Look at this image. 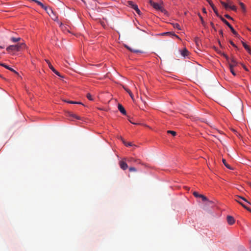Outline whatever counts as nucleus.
<instances>
[{
    "instance_id": "obj_1",
    "label": "nucleus",
    "mask_w": 251,
    "mask_h": 251,
    "mask_svg": "<svg viewBox=\"0 0 251 251\" xmlns=\"http://www.w3.org/2000/svg\"><path fill=\"white\" fill-rule=\"evenodd\" d=\"M243 106L241 102L233 105L230 107V112L237 120L243 119Z\"/></svg>"
},
{
    "instance_id": "obj_2",
    "label": "nucleus",
    "mask_w": 251,
    "mask_h": 251,
    "mask_svg": "<svg viewBox=\"0 0 251 251\" xmlns=\"http://www.w3.org/2000/svg\"><path fill=\"white\" fill-rule=\"evenodd\" d=\"M26 47V45L25 43H18L17 45L9 46L7 47L6 50L9 53H14L15 52L20 51Z\"/></svg>"
},
{
    "instance_id": "obj_3",
    "label": "nucleus",
    "mask_w": 251,
    "mask_h": 251,
    "mask_svg": "<svg viewBox=\"0 0 251 251\" xmlns=\"http://www.w3.org/2000/svg\"><path fill=\"white\" fill-rule=\"evenodd\" d=\"M128 5L131 7H132L133 9H134L135 11L136 12V13L138 14V15H140L141 14V11L140 10H139V9L138 8V6L137 4H135L133 1H128Z\"/></svg>"
},
{
    "instance_id": "obj_4",
    "label": "nucleus",
    "mask_w": 251,
    "mask_h": 251,
    "mask_svg": "<svg viewBox=\"0 0 251 251\" xmlns=\"http://www.w3.org/2000/svg\"><path fill=\"white\" fill-rule=\"evenodd\" d=\"M151 5L155 9L162 10V6L158 3L154 2L152 0H150Z\"/></svg>"
},
{
    "instance_id": "obj_5",
    "label": "nucleus",
    "mask_w": 251,
    "mask_h": 251,
    "mask_svg": "<svg viewBox=\"0 0 251 251\" xmlns=\"http://www.w3.org/2000/svg\"><path fill=\"white\" fill-rule=\"evenodd\" d=\"M193 195L196 198H201L202 201H207V198L203 195L199 194L197 192H194L193 193Z\"/></svg>"
},
{
    "instance_id": "obj_6",
    "label": "nucleus",
    "mask_w": 251,
    "mask_h": 251,
    "mask_svg": "<svg viewBox=\"0 0 251 251\" xmlns=\"http://www.w3.org/2000/svg\"><path fill=\"white\" fill-rule=\"evenodd\" d=\"M69 120L74 121L75 119H78V117L71 112H68L67 114Z\"/></svg>"
},
{
    "instance_id": "obj_7",
    "label": "nucleus",
    "mask_w": 251,
    "mask_h": 251,
    "mask_svg": "<svg viewBox=\"0 0 251 251\" xmlns=\"http://www.w3.org/2000/svg\"><path fill=\"white\" fill-rule=\"evenodd\" d=\"M124 159H123V160L119 162V165L122 169H123V170H126V169H127L128 165L126 164V163L125 161H124Z\"/></svg>"
},
{
    "instance_id": "obj_8",
    "label": "nucleus",
    "mask_w": 251,
    "mask_h": 251,
    "mask_svg": "<svg viewBox=\"0 0 251 251\" xmlns=\"http://www.w3.org/2000/svg\"><path fill=\"white\" fill-rule=\"evenodd\" d=\"M228 3H226L222 0H220L221 3L222 4L223 6L225 8V9H227L229 7V4H231V2L229 0H226Z\"/></svg>"
},
{
    "instance_id": "obj_9",
    "label": "nucleus",
    "mask_w": 251,
    "mask_h": 251,
    "mask_svg": "<svg viewBox=\"0 0 251 251\" xmlns=\"http://www.w3.org/2000/svg\"><path fill=\"white\" fill-rule=\"evenodd\" d=\"M118 109L124 115H126V111L125 110V109L124 108V107L122 106V104H118Z\"/></svg>"
},
{
    "instance_id": "obj_10",
    "label": "nucleus",
    "mask_w": 251,
    "mask_h": 251,
    "mask_svg": "<svg viewBox=\"0 0 251 251\" xmlns=\"http://www.w3.org/2000/svg\"><path fill=\"white\" fill-rule=\"evenodd\" d=\"M227 221L228 224L230 225H233L235 222L234 218L231 216H228L227 217Z\"/></svg>"
},
{
    "instance_id": "obj_11",
    "label": "nucleus",
    "mask_w": 251,
    "mask_h": 251,
    "mask_svg": "<svg viewBox=\"0 0 251 251\" xmlns=\"http://www.w3.org/2000/svg\"><path fill=\"white\" fill-rule=\"evenodd\" d=\"M48 13V14L50 16H51V15H54V13L53 10L51 9L50 7H48L47 6H45L44 8H43Z\"/></svg>"
},
{
    "instance_id": "obj_12",
    "label": "nucleus",
    "mask_w": 251,
    "mask_h": 251,
    "mask_svg": "<svg viewBox=\"0 0 251 251\" xmlns=\"http://www.w3.org/2000/svg\"><path fill=\"white\" fill-rule=\"evenodd\" d=\"M0 65L4 67V68H6L7 69L13 72H14L15 74H18V73L15 71L13 69H12V68L9 67L8 66L6 65V64H3V63H0Z\"/></svg>"
},
{
    "instance_id": "obj_13",
    "label": "nucleus",
    "mask_w": 251,
    "mask_h": 251,
    "mask_svg": "<svg viewBox=\"0 0 251 251\" xmlns=\"http://www.w3.org/2000/svg\"><path fill=\"white\" fill-rule=\"evenodd\" d=\"M58 23L59 24L60 27L64 32H65L66 31L69 32V30L67 29L66 26L63 25L62 23L58 22Z\"/></svg>"
},
{
    "instance_id": "obj_14",
    "label": "nucleus",
    "mask_w": 251,
    "mask_h": 251,
    "mask_svg": "<svg viewBox=\"0 0 251 251\" xmlns=\"http://www.w3.org/2000/svg\"><path fill=\"white\" fill-rule=\"evenodd\" d=\"M124 160L127 161L128 162H136L137 161V159H136L132 157H128V158H124Z\"/></svg>"
},
{
    "instance_id": "obj_15",
    "label": "nucleus",
    "mask_w": 251,
    "mask_h": 251,
    "mask_svg": "<svg viewBox=\"0 0 251 251\" xmlns=\"http://www.w3.org/2000/svg\"><path fill=\"white\" fill-rule=\"evenodd\" d=\"M232 33L235 35V36L239 39H240V36L238 34V33L234 30L233 27L231 26L229 27Z\"/></svg>"
},
{
    "instance_id": "obj_16",
    "label": "nucleus",
    "mask_w": 251,
    "mask_h": 251,
    "mask_svg": "<svg viewBox=\"0 0 251 251\" xmlns=\"http://www.w3.org/2000/svg\"><path fill=\"white\" fill-rule=\"evenodd\" d=\"M124 89L128 93V94L129 95L130 97H131V98L132 99V100H134V96L132 94V93L131 92V91L128 89V88L125 87H123Z\"/></svg>"
},
{
    "instance_id": "obj_17",
    "label": "nucleus",
    "mask_w": 251,
    "mask_h": 251,
    "mask_svg": "<svg viewBox=\"0 0 251 251\" xmlns=\"http://www.w3.org/2000/svg\"><path fill=\"white\" fill-rule=\"evenodd\" d=\"M235 199H238L239 200V201L240 200H243L244 201H245V202H246L247 203H249V204L251 205V203L247 200V199H246L245 198L243 197H241V196H235Z\"/></svg>"
},
{
    "instance_id": "obj_18",
    "label": "nucleus",
    "mask_w": 251,
    "mask_h": 251,
    "mask_svg": "<svg viewBox=\"0 0 251 251\" xmlns=\"http://www.w3.org/2000/svg\"><path fill=\"white\" fill-rule=\"evenodd\" d=\"M230 60L231 63L229 64V66H232V67H234L237 65V62L233 57L231 58Z\"/></svg>"
},
{
    "instance_id": "obj_19",
    "label": "nucleus",
    "mask_w": 251,
    "mask_h": 251,
    "mask_svg": "<svg viewBox=\"0 0 251 251\" xmlns=\"http://www.w3.org/2000/svg\"><path fill=\"white\" fill-rule=\"evenodd\" d=\"M161 35H170L175 36L176 38H177L178 39H179V37L177 35H176L174 33L171 32H164V33H162Z\"/></svg>"
},
{
    "instance_id": "obj_20",
    "label": "nucleus",
    "mask_w": 251,
    "mask_h": 251,
    "mask_svg": "<svg viewBox=\"0 0 251 251\" xmlns=\"http://www.w3.org/2000/svg\"><path fill=\"white\" fill-rule=\"evenodd\" d=\"M242 43L244 48L248 51V52L251 54V50H250L249 47L243 41H242Z\"/></svg>"
},
{
    "instance_id": "obj_21",
    "label": "nucleus",
    "mask_w": 251,
    "mask_h": 251,
    "mask_svg": "<svg viewBox=\"0 0 251 251\" xmlns=\"http://www.w3.org/2000/svg\"><path fill=\"white\" fill-rule=\"evenodd\" d=\"M220 18L223 23H224L227 26H228V27H229V28L231 26V25L223 17L220 16Z\"/></svg>"
},
{
    "instance_id": "obj_22",
    "label": "nucleus",
    "mask_w": 251,
    "mask_h": 251,
    "mask_svg": "<svg viewBox=\"0 0 251 251\" xmlns=\"http://www.w3.org/2000/svg\"><path fill=\"white\" fill-rule=\"evenodd\" d=\"M189 54V51H188L187 50H186V49H184L183 50L181 51V54L184 56V57H185V56H187Z\"/></svg>"
},
{
    "instance_id": "obj_23",
    "label": "nucleus",
    "mask_w": 251,
    "mask_h": 251,
    "mask_svg": "<svg viewBox=\"0 0 251 251\" xmlns=\"http://www.w3.org/2000/svg\"><path fill=\"white\" fill-rule=\"evenodd\" d=\"M222 161H223V163H224V164L225 165V166L228 169H230V170H233V168L230 167L227 163H226V160L225 159H222Z\"/></svg>"
},
{
    "instance_id": "obj_24",
    "label": "nucleus",
    "mask_w": 251,
    "mask_h": 251,
    "mask_svg": "<svg viewBox=\"0 0 251 251\" xmlns=\"http://www.w3.org/2000/svg\"><path fill=\"white\" fill-rule=\"evenodd\" d=\"M125 47L128 49V50H129L130 51H132V52H142L141 51H140V50H133V49H132L131 48H130L129 47H128V46L127 45H125Z\"/></svg>"
},
{
    "instance_id": "obj_25",
    "label": "nucleus",
    "mask_w": 251,
    "mask_h": 251,
    "mask_svg": "<svg viewBox=\"0 0 251 251\" xmlns=\"http://www.w3.org/2000/svg\"><path fill=\"white\" fill-rule=\"evenodd\" d=\"M235 201H237L238 203H239L240 204H241L244 208H245L246 209H247V208H248V207L245 204H244V203H243L242 201H239V200L238 199H235Z\"/></svg>"
},
{
    "instance_id": "obj_26",
    "label": "nucleus",
    "mask_w": 251,
    "mask_h": 251,
    "mask_svg": "<svg viewBox=\"0 0 251 251\" xmlns=\"http://www.w3.org/2000/svg\"><path fill=\"white\" fill-rule=\"evenodd\" d=\"M173 27L177 29L178 30H181V27L180 25L177 23H172Z\"/></svg>"
},
{
    "instance_id": "obj_27",
    "label": "nucleus",
    "mask_w": 251,
    "mask_h": 251,
    "mask_svg": "<svg viewBox=\"0 0 251 251\" xmlns=\"http://www.w3.org/2000/svg\"><path fill=\"white\" fill-rule=\"evenodd\" d=\"M11 41L14 43H16L19 42L21 40V38L20 37L18 38H15V37H11Z\"/></svg>"
},
{
    "instance_id": "obj_28",
    "label": "nucleus",
    "mask_w": 251,
    "mask_h": 251,
    "mask_svg": "<svg viewBox=\"0 0 251 251\" xmlns=\"http://www.w3.org/2000/svg\"><path fill=\"white\" fill-rule=\"evenodd\" d=\"M45 61L46 62L48 63V66H49V67L50 68V69L51 70V71H52L53 70H54V67L52 66V65L51 64L50 62V61L49 60H47V59H45Z\"/></svg>"
},
{
    "instance_id": "obj_29",
    "label": "nucleus",
    "mask_w": 251,
    "mask_h": 251,
    "mask_svg": "<svg viewBox=\"0 0 251 251\" xmlns=\"http://www.w3.org/2000/svg\"><path fill=\"white\" fill-rule=\"evenodd\" d=\"M239 4L241 7V9L242 10H243V12H245L246 11V8H245V6L244 5V4L241 2H239Z\"/></svg>"
},
{
    "instance_id": "obj_30",
    "label": "nucleus",
    "mask_w": 251,
    "mask_h": 251,
    "mask_svg": "<svg viewBox=\"0 0 251 251\" xmlns=\"http://www.w3.org/2000/svg\"><path fill=\"white\" fill-rule=\"evenodd\" d=\"M35 2H36L37 4L41 6L43 8L45 7V5L40 1L38 0H35Z\"/></svg>"
},
{
    "instance_id": "obj_31",
    "label": "nucleus",
    "mask_w": 251,
    "mask_h": 251,
    "mask_svg": "<svg viewBox=\"0 0 251 251\" xmlns=\"http://www.w3.org/2000/svg\"><path fill=\"white\" fill-rule=\"evenodd\" d=\"M35 2H36L37 4L41 6L43 8L45 7V5L40 1L38 0H35Z\"/></svg>"
},
{
    "instance_id": "obj_32",
    "label": "nucleus",
    "mask_w": 251,
    "mask_h": 251,
    "mask_svg": "<svg viewBox=\"0 0 251 251\" xmlns=\"http://www.w3.org/2000/svg\"><path fill=\"white\" fill-rule=\"evenodd\" d=\"M229 67V69H230V72L232 73V74L233 75L235 76L236 75V74L233 70V67H232V66H230Z\"/></svg>"
},
{
    "instance_id": "obj_33",
    "label": "nucleus",
    "mask_w": 251,
    "mask_h": 251,
    "mask_svg": "<svg viewBox=\"0 0 251 251\" xmlns=\"http://www.w3.org/2000/svg\"><path fill=\"white\" fill-rule=\"evenodd\" d=\"M167 133L169 134H171L174 136H175L176 135V131H173V130H168Z\"/></svg>"
},
{
    "instance_id": "obj_34",
    "label": "nucleus",
    "mask_w": 251,
    "mask_h": 251,
    "mask_svg": "<svg viewBox=\"0 0 251 251\" xmlns=\"http://www.w3.org/2000/svg\"><path fill=\"white\" fill-rule=\"evenodd\" d=\"M228 8H230V9L234 11H236L237 10L236 7L234 5H231V4H229V7H228Z\"/></svg>"
},
{
    "instance_id": "obj_35",
    "label": "nucleus",
    "mask_w": 251,
    "mask_h": 251,
    "mask_svg": "<svg viewBox=\"0 0 251 251\" xmlns=\"http://www.w3.org/2000/svg\"><path fill=\"white\" fill-rule=\"evenodd\" d=\"M54 73H55L56 75H57L58 76H60V77H63V76H62L61 74L58 72L55 69H54V70H53L52 71Z\"/></svg>"
},
{
    "instance_id": "obj_36",
    "label": "nucleus",
    "mask_w": 251,
    "mask_h": 251,
    "mask_svg": "<svg viewBox=\"0 0 251 251\" xmlns=\"http://www.w3.org/2000/svg\"><path fill=\"white\" fill-rule=\"evenodd\" d=\"M129 171L130 172H136L137 170L134 167H130L129 168Z\"/></svg>"
},
{
    "instance_id": "obj_37",
    "label": "nucleus",
    "mask_w": 251,
    "mask_h": 251,
    "mask_svg": "<svg viewBox=\"0 0 251 251\" xmlns=\"http://www.w3.org/2000/svg\"><path fill=\"white\" fill-rule=\"evenodd\" d=\"M229 43L230 44L233 46L234 47V48H235L237 50H238V47L235 45V44L232 41H229Z\"/></svg>"
},
{
    "instance_id": "obj_38",
    "label": "nucleus",
    "mask_w": 251,
    "mask_h": 251,
    "mask_svg": "<svg viewBox=\"0 0 251 251\" xmlns=\"http://www.w3.org/2000/svg\"><path fill=\"white\" fill-rule=\"evenodd\" d=\"M87 98L90 100H93V99L90 94L88 93L87 94Z\"/></svg>"
},
{
    "instance_id": "obj_39",
    "label": "nucleus",
    "mask_w": 251,
    "mask_h": 251,
    "mask_svg": "<svg viewBox=\"0 0 251 251\" xmlns=\"http://www.w3.org/2000/svg\"><path fill=\"white\" fill-rule=\"evenodd\" d=\"M67 102L72 104H78V101H66Z\"/></svg>"
},
{
    "instance_id": "obj_40",
    "label": "nucleus",
    "mask_w": 251,
    "mask_h": 251,
    "mask_svg": "<svg viewBox=\"0 0 251 251\" xmlns=\"http://www.w3.org/2000/svg\"><path fill=\"white\" fill-rule=\"evenodd\" d=\"M222 56H223L224 57H225L227 61H228V60H229V57H228V56H227L226 54H225V53H222Z\"/></svg>"
},
{
    "instance_id": "obj_41",
    "label": "nucleus",
    "mask_w": 251,
    "mask_h": 251,
    "mask_svg": "<svg viewBox=\"0 0 251 251\" xmlns=\"http://www.w3.org/2000/svg\"><path fill=\"white\" fill-rule=\"evenodd\" d=\"M124 144L126 146H132V144L131 143H126V142H124Z\"/></svg>"
},
{
    "instance_id": "obj_42",
    "label": "nucleus",
    "mask_w": 251,
    "mask_h": 251,
    "mask_svg": "<svg viewBox=\"0 0 251 251\" xmlns=\"http://www.w3.org/2000/svg\"><path fill=\"white\" fill-rule=\"evenodd\" d=\"M213 11H214V12H215V13L216 14V15L218 17H219L220 18V16L219 15V13H218V11H217V9L216 8V9H214V10H213Z\"/></svg>"
},
{
    "instance_id": "obj_43",
    "label": "nucleus",
    "mask_w": 251,
    "mask_h": 251,
    "mask_svg": "<svg viewBox=\"0 0 251 251\" xmlns=\"http://www.w3.org/2000/svg\"><path fill=\"white\" fill-rule=\"evenodd\" d=\"M225 16L226 18H227V19H230V20H233V18H232V17H230L229 15H228V14H226V15H225Z\"/></svg>"
},
{
    "instance_id": "obj_44",
    "label": "nucleus",
    "mask_w": 251,
    "mask_h": 251,
    "mask_svg": "<svg viewBox=\"0 0 251 251\" xmlns=\"http://www.w3.org/2000/svg\"><path fill=\"white\" fill-rule=\"evenodd\" d=\"M50 17H51L52 18V19L53 20H54V21H55V20L57 19V18L55 16V15L54 14V15H51V16H50Z\"/></svg>"
},
{
    "instance_id": "obj_45",
    "label": "nucleus",
    "mask_w": 251,
    "mask_h": 251,
    "mask_svg": "<svg viewBox=\"0 0 251 251\" xmlns=\"http://www.w3.org/2000/svg\"><path fill=\"white\" fill-rule=\"evenodd\" d=\"M211 7H212V8L213 9V10L216 9V8L215 7L214 5L213 4V3H211V4H210Z\"/></svg>"
},
{
    "instance_id": "obj_46",
    "label": "nucleus",
    "mask_w": 251,
    "mask_h": 251,
    "mask_svg": "<svg viewBox=\"0 0 251 251\" xmlns=\"http://www.w3.org/2000/svg\"><path fill=\"white\" fill-rule=\"evenodd\" d=\"M199 17H200V19L201 20V22H202V21H203V19L202 17H201V16L200 14H199Z\"/></svg>"
},
{
    "instance_id": "obj_47",
    "label": "nucleus",
    "mask_w": 251,
    "mask_h": 251,
    "mask_svg": "<svg viewBox=\"0 0 251 251\" xmlns=\"http://www.w3.org/2000/svg\"><path fill=\"white\" fill-rule=\"evenodd\" d=\"M210 25H211V26L212 27V28L213 29H214L215 30H216V29L214 27V24L213 23H211Z\"/></svg>"
},
{
    "instance_id": "obj_48",
    "label": "nucleus",
    "mask_w": 251,
    "mask_h": 251,
    "mask_svg": "<svg viewBox=\"0 0 251 251\" xmlns=\"http://www.w3.org/2000/svg\"><path fill=\"white\" fill-rule=\"evenodd\" d=\"M219 34L221 35V36H223V32L222 31V30H220L219 31Z\"/></svg>"
},
{
    "instance_id": "obj_49",
    "label": "nucleus",
    "mask_w": 251,
    "mask_h": 251,
    "mask_svg": "<svg viewBox=\"0 0 251 251\" xmlns=\"http://www.w3.org/2000/svg\"><path fill=\"white\" fill-rule=\"evenodd\" d=\"M201 24L203 25V26H206V23L204 22V21H202V22H201Z\"/></svg>"
},
{
    "instance_id": "obj_50",
    "label": "nucleus",
    "mask_w": 251,
    "mask_h": 251,
    "mask_svg": "<svg viewBox=\"0 0 251 251\" xmlns=\"http://www.w3.org/2000/svg\"><path fill=\"white\" fill-rule=\"evenodd\" d=\"M202 11L204 13H206V9L205 8H202Z\"/></svg>"
},
{
    "instance_id": "obj_51",
    "label": "nucleus",
    "mask_w": 251,
    "mask_h": 251,
    "mask_svg": "<svg viewBox=\"0 0 251 251\" xmlns=\"http://www.w3.org/2000/svg\"><path fill=\"white\" fill-rule=\"evenodd\" d=\"M209 3V4H211V3H212L211 0H206Z\"/></svg>"
},
{
    "instance_id": "obj_52",
    "label": "nucleus",
    "mask_w": 251,
    "mask_h": 251,
    "mask_svg": "<svg viewBox=\"0 0 251 251\" xmlns=\"http://www.w3.org/2000/svg\"><path fill=\"white\" fill-rule=\"evenodd\" d=\"M248 211L250 212L251 213V209L248 207L247 209Z\"/></svg>"
},
{
    "instance_id": "obj_53",
    "label": "nucleus",
    "mask_w": 251,
    "mask_h": 251,
    "mask_svg": "<svg viewBox=\"0 0 251 251\" xmlns=\"http://www.w3.org/2000/svg\"><path fill=\"white\" fill-rule=\"evenodd\" d=\"M243 67H244V68L245 69V70H246V71H248V69H247V68L246 67V66H243Z\"/></svg>"
},
{
    "instance_id": "obj_54",
    "label": "nucleus",
    "mask_w": 251,
    "mask_h": 251,
    "mask_svg": "<svg viewBox=\"0 0 251 251\" xmlns=\"http://www.w3.org/2000/svg\"><path fill=\"white\" fill-rule=\"evenodd\" d=\"M198 40H199V39H197L196 40V43H197H197H198Z\"/></svg>"
},
{
    "instance_id": "obj_55",
    "label": "nucleus",
    "mask_w": 251,
    "mask_h": 251,
    "mask_svg": "<svg viewBox=\"0 0 251 251\" xmlns=\"http://www.w3.org/2000/svg\"><path fill=\"white\" fill-rule=\"evenodd\" d=\"M3 48H4V47L0 46V49H3Z\"/></svg>"
},
{
    "instance_id": "obj_56",
    "label": "nucleus",
    "mask_w": 251,
    "mask_h": 251,
    "mask_svg": "<svg viewBox=\"0 0 251 251\" xmlns=\"http://www.w3.org/2000/svg\"><path fill=\"white\" fill-rule=\"evenodd\" d=\"M79 104L83 105V103H81V102H79Z\"/></svg>"
},
{
    "instance_id": "obj_57",
    "label": "nucleus",
    "mask_w": 251,
    "mask_h": 251,
    "mask_svg": "<svg viewBox=\"0 0 251 251\" xmlns=\"http://www.w3.org/2000/svg\"><path fill=\"white\" fill-rule=\"evenodd\" d=\"M30 1H34L35 2V0H29Z\"/></svg>"
},
{
    "instance_id": "obj_58",
    "label": "nucleus",
    "mask_w": 251,
    "mask_h": 251,
    "mask_svg": "<svg viewBox=\"0 0 251 251\" xmlns=\"http://www.w3.org/2000/svg\"><path fill=\"white\" fill-rule=\"evenodd\" d=\"M130 123H131V124H134V123L131 122V121H130Z\"/></svg>"
},
{
    "instance_id": "obj_59",
    "label": "nucleus",
    "mask_w": 251,
    "mask_h": 251,
    "mask_svg": "<svg viewBox=\"0 0 251 251\" xmlns=\"http://www.w3.org/2000/svg\"><path fill=\"white\" fill-rule=\"evenodd\" d=\"M130 123H131V124H134V123L131 122V121H130Z\"/></svg>"
},
{
    "instance_id": "obj_60",
    "label": "nucleus",
    "mask_w": 251,
    "mask_h": 251,
    "mask_svg": "<svg viewBox=\"0 0 251 251\" xmlns=\"http://www.w3.org/2000/svg\"><path fill=\"white\" fill-rule=\"evenodd\" d=\"M130 123H131V124H134V123L131 122V121H130Z\"/></svg>"
}]
</instances>
